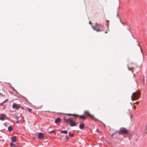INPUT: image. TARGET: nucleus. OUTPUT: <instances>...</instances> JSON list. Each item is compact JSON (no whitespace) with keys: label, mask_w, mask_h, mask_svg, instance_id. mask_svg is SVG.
<instances>
[{"label":"nucleus","mask_w":147,"mask_h":147,"mask_svg":"<svg viewBox=\"0 0 147 147\" xmlns=\"http://www.w3.org/2000/svg\"><path fill=\"white\" fill-rule=\"evenodd\" d=\"M140 94L139 92H134L132 94L131 99L133 100H137L139 98Z\"/></svg>","instance_id":"nucleus-1"},{"label":"nucleus","mask_w":147,"mask_h":147,"mask_svg":"<svg viewBox=\"0 0 147 147\" xmlns=\"http://www.w3.org/2000/svg\"><path fill=\"white\" fill-rule=\"evenodd\" d=\"M117 132L119 135L127 134L128 133L127 130L124 127L121 128Z\"/></svg>","instance_id":"nucleus-2"},{"label":"nucleus","mask_w":147,"mask_h":147,"mask_svg":"<svg viewBox=\"0 0 147 147\" xmlns=\"http://www.w3.org/2000/svg\"><path fill=\"white\" fill-rule=\"evenodd\" d=\"M65 121L69 124H71V127L74 126L76 125L75 122H73V120L70 119H66L64 118Z\"/></svg>","instance_id":"nucleus-3"},{"label":"nucleus","mask_w":147,"mask_h":147,"mask_svg":"<svg viewBox=\"0 0 147 147\" xmlns=\"http://www.w3.org/2000/svg\"><path fill=\"white\" fill-rule=\"evenodd\" d=\"M93 28L94 30L96 31L97 32H100L102 31V30L99 28V26L97 24L93 27Z\"/></svg>","instance_id":"nucleus-4"},{"label":"nucleus","mask_w":147,"mask_h":147,"mask_svg":"<svg viewBox=\"0 0 147 147\" xmlns=\"http://www.w3.org/2000/svg\"><path fill=\"white\" fill-rule=\"evenodd\" d=\"M133 64L132 63H130L128 65V68L129 70H131L133 69L134 67L132 66Z\"/></svg>","instance_id":"nucleus-5"},{"label":"nucleus","mask_w":147,"mask_h":147,"mask_svg":"<svg viewBox=\"0 0 147 147\" xmlns=\"http://www.w3.org/2000/svg\"><path fill=\"white\" fill-rule=\"evenodd\" d=\"M85 113H86L88 115L90 116V119H94V117L93 115H91L88 112V111H85Z\"/></svg>","instance_id":"nucleus-6"},{"label":"nucleus","mask_w":147,"mask_h":147,"mask_svg":"<svg viewBox=\"0 0 147 147\" xmlns=\"http://www.w3.org/2000/svg\"><path fill=\"white\" fill-rule=\"evenodd\" d=\"M6 115L5 114H2L1 115V117H0V119L2 121H3L5 119Z\"/></svg>","instance_id":"nucleus-7"},{"label":"nucleus","mask_w":147,"mask_h":147,"mask_svg":"<svg viewBox=\"0 0 147 147\" xmlns=\"http://www.w3.org/2000/svg\"><path fill=\"white\" fill-rule=\"evenodd\" d=\"M44 134L42 133H39L38 135V138L39 139H41L44 137Z\"/></svg>","instance_id":"nucleus-8"},{"label":"nucleus","mask_w":147,"mask_h":147,"mask_svg":"<svg viewBox=\"0 0 147 147\" xmlns=\"http://www.w3.org/2000/svg\"><path fill=\"white\" fill-rule=\"evenodd\" d=\"M85 126V124L84 123H81L79 125V128L81 129H83Z\"/></svg>","instance_id":"nucleus-9"},{"label":"nucleus","mask_w":147,"mask_h":147,"mask_svg":"<svg viewBox=\"0 0 147 147\" xmlns=\"http://www.w3.org/2000/svg\"><path fill=\"white\" fill-rule=\"evenodd\" d=\"M61 121V119L60 118H58L56 119L55 121V123H59Z\"/></svg>","instance_id":"nucleus-10"},{"label":"nucleus","mask_w":147,"mask_h":147,"mask_svg":"<svg viewBox=\"0 0 147 147\" xmlns=\"http://www.w3.org/2000/svg\"><path fill=\"white\" fill-rule=\"evenodd\" d=\"M87 116H84L83 115H81L79 116V118L81 119H86Z\"/></svg>","instance_id":"nucleus-11"},{"label":"nucleus","mask_w":147,"mask_h":147,"mask_svg":"<svg viewBox=\"0 0 147 147\" xmlns=\"http://www.w3.org/2000/svg\"><path fill=\"white\" fill-rule=\"evenodd\" d=\"M13 129V127L12 126H9L8 127V130L9 132L11 131Z\"/></svg>","instance_id":"nucleus-12"},{"label":"nucleus","mask_w":147,"mask_h":147,"mask_svg":"<svg viewBox=\"0 0 147 147\" xmlns=\"http://www.w3.org/2000/svg\"><path fill=\"white\" fill-rule=\"evenodd\" d=\"M16 138L17 137L16 136H13V137L11 138V140L13 142H16Z\"/></svg>","instance_id":"nucleus-13"},{"label":"nucleus","mask_w":147,"mask_h":147,"mask_svg":"<svg viewBox=\"0 0 147 147\" xmlns=\"http://www.w3.org/2000/svg\"><path fill=\"white\" fill-rule=\"evenodd\" d=\"M67 114L69 116L72 115V116H75L76 117H78L79 116V115H75L74 114Z\"/></svg>","instance_id":"nucleus-14"},{"label":"nucleus","mask_w":147,"mask_h":147,"mask_svg":"<svg viewBox=\"0 0 147 147\" xmlns=\"http://www.w3.org/2000/svg\"><path fill=\"white\" fill-rule=\"evenodd\" d=\"M118 132L117 131L116 132H115L113 133L111 135L112 137H113V138L115 139H116L117 138V137L116 136L115 134L116 133Z\"/></svg>","instance_id":"nucleus-15"},{"label":"nucleus","mask_w":147,"mask_h":147,"mask_svg":"<svg viewBox=\"0 0 147 147\" xmlns=\"http://www.w3.org/2000/svg\"><path fill=\"white\" fill-rule=\"evenodd\" d=\"M18 105L16 104H14L13 105L12 107L13 108H16L17 109H18V107H17Z\"/></svg>","instance_id":"nucleus-16"},{"label":"nucleus","mask_w":147,"mask_h":147,"mask_svg":"<svg viewBox=\"0 0 147 147\" xmlns=\"http://www.w3.org/2000/svg\"><path fill=\"white\" fill-rule=\"evenodd\" d=\"M61 133H64L65 134H67L68 133V131L66 130H63L61 131Z\"/></svg>","instance_id":"nucleus-17"},{"label":"nucleus","mask_w":147,"mask_h":147,"mask_svg":"<svg viewBox=\"0 0 147 147\" xmlns=\"http://www.w3.org/2000/svg\"><path fill=\"white\" fill-rule=\"evenodd\" d=\"M69 134L70 137H72L74 136V134H71L70 132H69Z\"/></svg>","instance_id":"nucleus-18"},{"label":"nucleus","mask_w":147,"mask_h":147,"mask_svg":"<svg viewBox=\"0 0 147 147\" xmlns=\"http://www.w3.org/2000/svg\"><path fill=\"white\" fill-rule=\"evenodd\" d=\"M53 133L55 135H56V133L55 132V130H52L51 131H50L49 132V133L50 134H51V133Z\"/></svg>","instance_id":"nucleus-19"},{"label":"nucleus","mask_w":147,"mask_h":147,"mask_svg":"<svg viewBox=\"0 0 147 147\" xmlns=\"http://www.w3.org/2000/svg\"><path fill=\"white\" fill-rule=\"evenodd\" d=\"M10 146H11V147H12V146H15V144L13 143H11L10 144Z\"/></svg>","instance_id":"nucleus-20"},{"label":"nucleus","mask_w":147,"mask_h":147,"mask_svg":"<svg viewBox=\"0 0 147 147\" xmlns=\"http://www.w3.org/2000/svg\"><path fill=\"white\" fill-rule=\"evenodd\" d=\"M28 109L29 112H31L32 110V109L29 108H28Z\"/></svg>","instance_id":"nucleus-21"},{"label":"nucleus","mask_w":147,"mask_h":147,"mask_svg":"<svg viewBox=\"0 0 147 147\" xmlns=\"http://www.w3.org/2000/svg\"><path fill=\"white\" fill-rule=\"evenodd\" d=\"M20 117H18L17 116H16V119L17 120H18V119Z\"/></svg>","instance_id":"nucleus-22"},{"label":"nucleus","mask_w":147,"mask_h":147,"mask_svg":"<svg viewBox=\"0 0 147 147\" xmlns=\"http://www.w3.org/2000/svg\"><path fill=\"white\" fill-rule=\"evenodd\" d=\"M139 103V102H136V103H134L136 104H138Z\"/></svg>","instance_id":"nucleus-23"},{"label":"nucleus","mask_w":147,"mask_h":147,"mask_svg":"<svg viewBox=\"0 0 147 147\" xmlns=\"http://www.w3.org/2000/svg\"><path fill=\"white\" fill-rule=\"evenodd\" d=\"M89 23L90 24V25H91L92 24V23L91 22V21H89Z\"/></svg>","instance_id":"nucleus-24"},{"label":"nucleus","mask_w":147,"mask_h":147,"mask_svg":"<svg viewBox=\"0 0 147 147\" xmlns=\"http://www.w3.org/2000/svg\"><path fill=\"white\" fill-rule=\"evenodd\" d=\"M69 138L68 137H66V139H68Z\"/></svg>","instance_id":"nucleus-25"},{"label":"nucleus","mask_w":147,"mask_h":147,"mask_svg":"<svg viewBox=\"0 0 147 147\" xmlns=\"http://www.w3.org/2000/svg\"><path fill=\"white\" fill-rule=\"evenodd\" d=\"M6 102V101H5H5H4L3 102H2V103H5V102Z\"/></svg>","instance_id":"nucleus-26"},{"label":"nucleus","mask_w":147,"mask_h":147,"mask_svg":"<svg viewBox=\"0 0 147 147\" xmlns=\"http://www.w3.org/2000/svg\"><path fill=\"white\" fill-rule=\"evenodd\" d=\"M8 101V99H6V100H5V101H6V102L7 101Z\"/></svg>","instance_id":"nucleus-27"},{"label":"nucleus","mask_w":147,"mask_h":147,"mask_svg":"<svg viewBox=\"0 0 147 147\" xmlns=\"http://www.w3.org/2000/svg\"><path fill=\"white\" fill-rule=\"evenodd\" d=\"M105 33H107V31H106L105 32Z\"/></svg>","instance_id":"nucleus-28"},{"label":"nucleus","mask_w":147,"mask_h":147,"mask_svg":"<svg viewBox=\"0 0 147 147\" xmlns=\"http://www.w3.org/2000/svg\"><path fill=\"white\" fill-rule=\"evenodd\" d=\"M143 81H144V78L143 79Z\"/></svg>","instance_id":"nucleus-29"},{"label":"nucleus","mask_w":147,"mask_h":147,"mask_svg":"<svg viewBox=\"0 0 147 147\" xmlns=\"http://www.w3.org/2000/svg\"><path fill=\"white\" fill-rule=\"evenodd\" d=\"M134 107L135 108H136V107Z\"/></svg>","instance_id":"nucleus-30"},{"label":"nucleus","mask_w":147,"mask_h":147,"mask_svg":"<svg viewBox=\"0 0 147 147\" xmlns=\"http://www.w3.org/2000/svg\"><path fill=\"white\" fill-rule=\"evenodd\" d=\"M14 90H15V91H16V90L14 89Z\"/></svg>","instance_id":"nucleus-31"},{"label":"nucleus","mask_w":147,"mask_h":147,"mask_svg":"<svg viewBox=\"0 0 147 147\" xmlns=\"http://www.w3.org/2000/svg\"><path fill=\"white\" fill-rule=\"evenodd\" d=\"M146 134V133H144V135H145V134Z\"/></svg>","instance_id":"nucleus-32"},{"label":"nucleus","mask_w":147,"mask_h":147,"mask_svg":"<svg viewBox=\"0 0 147 147\" xmlns=\"http://www.w3.org/2000/svg\"><path fill=\"white\" fill-rule=\"evenodd\" d=\"M17 123H18V121H17Z\"/></svg>","instance_id":"nucleus-33"},{"label":"nucleus","mask_w":147,"mask_h":147,"mask_svg":"<svg viewBox=\"0 0 147 147\" xmlns=\"http://www.w3.org/2000/svg\"><path fill=\"white\" fill-rule=\"evenodd\" d=\"M127 2L128 3L129 2V1H127Z\"/></svg>","instance_id":"nucleus-34"},{"label":"nucleus","mask_w":147,"mask_h":147,"mask_svg":"<svg viewBox=\"0 0 147 147\" xmlns=\"http://www.w3.org/2000/svg\"><path fill=\"white\" fill-rule=\"evenodd\" d=\"M127 2L128 3L129 2V1H127Z\"/></svg>","instance_id":"nucleus-35"},{"label":"nucleus","mask_w":147,"mask_h":147,"mask_svg":"<svg viewBox=\"0 0 147 147\" xmlns=\"http://www.w3.org/2000/svg\"><path fill=\"white\" fill-rule=\"evenodd\" d=\"M147 55V54H146Z\"/></svg>","instance_id":"nucleus-36"},{"label":"nucleus","mask_w":147,"mask_h":147,"mask_svg":"<svg viewBox=\"0 0 147 147\" xmlns=\"http://www.w3.org/2000/svg\"><path fill=\"white\" fill-rule=\"evenodd\" d=\"M1 82H0V83Z\"/></svg>","instance_id":"nucleus-37"}]
</instances>
